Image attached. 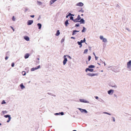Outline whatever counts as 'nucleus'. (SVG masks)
<instances>
[{
  "instance_id": "nucleus-59",
  "label": "nucleus",
  "mask_w": 131,
  "mask_h": 131,
  "mask_svg": "<svg viewBox=\"0 0 131 131\" xmlns=\"http://www.w3.org/2000/svg\"><path fill=\"white\" fill-rule=\"evenodd\" d=\"M8 57L7 56H6V57L5 58V59L6 60H7L8 59Z\"/></svg>"
},
{
  "instance_id": "nucleus-37",
  "label": "nucleus",
  "mask_w": 131,
  "mask_h": 131,
  "mask_svg": "<svg viewBox=\"0 0 131 131\" xmlns=\"http://www.w3.org/2000/svg\"><path fill=\"white\" fill-rule=\"evenodd\" d=\"M79 12H81L82 13H83L84 12V11L82 9V8H81V9L79 11Z\"/></svg>"
},
{
  "instance_id": "nucleus-45",
  "label": "nucleus",
  "mask_w": 131,
  "mask_h": 131,
  "mask_svg": "<svg viewBox=\"0 0 131 131\" xmlns=\"http://www.w3.org/2000/svg\"><path fill=\"white\" fill-rule=\"evenodd\" d=\"M35 70V69L34 68H31V71H34Z\"/></svg>"
},
{
  "instance_id": "nucleus-8",
  "label": "nucleus",
  "mask_w": 131,
  "mask_h": 131,
  "mask_svg": "<svg viewBox=\"0 0 131 131\" xmlns=\"http://www.w3.org/2000/svg\"><path fill=\"white\" fill-rule=\"evenodd\" d=\"M79 22H80V24H84L85 23V21L84 19L81 18L80 19Z\"/></svg>"
},
{
  "instance_id": "nucleus-50",
  "label": "nucleus",
  "mask_w": 131,
  "mask_h": 131,
  "mask_svg": "<svg viewBox=\"0 0 131 131\" xmlns=\"http://www.w3.org/2000/svg\"><path fill=\"white\" fill-rule=\"evenodd\" d=\"M103 62H103L102 60L101 59L100 60V63H103Z\"/></svg>"
},
{
  "instance_id": "nucleus-39",
  "label": "nucleus",
  "mask_w": 131,
  "mask_h": 131,
  "mask_svg": "<svg viewBox=\"0 0 131 131\" xmlns=\"http://www.w3.org/2000/svg\"><path fill=\"white\" fill-rule=\"evenodd\" d=\"M116 7H117L118 8H121V7L118 4H117L116 5Z\"/></svg>"
},
{
  "instance_id": "nucleus-57",
  "label": "nucleus",
  "mask_w": 131,
  "mask_h": 131,
  "mask_svg": "<svg viewBox=\"0 0 131 131\" xmlns=\"http://www.w3.org/2000/svg\"><path fill=\"white\" fill-rule=\"evenodd\" d=\"M95 59L96 60H97V59L98 57H97L96 56H95Z\"/></svg>"
},
{
  "instance_id": "nucleus-42",
  "label": "nucleus",
  "mask_w": 131,
  "mask_h": 131,
  "mask_svg": "<svg viewBox=\"0 0 131 131\" xmlns=\"http://www.w3.org/2000/svg\"><path fill=\"white\" fill-rule=\"evenodd\" d=\"M11 66L12 67H14V62H13L11 64Z\"/></svg>"
},
{
  "instance_id": "nucleus-60",
  "label": "nucleus",
  "mask_w": 131,
  "mask_h": 131,
  "mask_svg": "<svg viewBox=\"0 0 131 131\" xmlns=\"http://www.w3.org/2000/svg\"><path fill=\"white\" fill-rule=\"evenodd\" d=\"M56 115H58L60 114L59 112V113H56L55 114Z\"/></svg>"
},
{
  "instance_id": "nucleus-53",
  "label": "nucleus",
  "mask_w": 131,
  "mask_h": 131,
  "mask_svg": "<svg viewBox=\"0 0 131 131\" xmlns=\"http://www.w3.org/2000/svg\"><path fill=\"white\" fill-rule=\"evenodd\" d=\"M94 97L95 98V99H99L98 97L97 96H95Z\"/></svg>"
},
{
  "instance_id": "nucleus-18",
  "label": "nucleus",
  "mask_w": 131,
  "mask_h": 131,
  "mask_svg": "<svg viewBox=\"0 0 131 131\" xmlns=\"http://www.w3.org/2000/svg\"><path fill=\"white\" fill-rule=\"evenodd\" d=\"M64 24L65 26L67 27L68 26V25L69 23L68 22V20L67 19L66 21L64 22Z\"/></svg>"
},
{
  "instance_id": "nucleus-12",
  "label": "nucleus",
  "mask_w": 131,
  "mask_h": 131,
  "mask_svg": "<svg viewBox=\"0 0 131 131\" xmlns=\"http://www.w3.org/2000/svg\"><path fill=\"white\" fill-rule=\"evenodd\" d=\"M24 39L27 41H29V37L27 36H24Z\"/></svg>"
},
{
  "instance_id": "nucleus-61",
  "label": "nucleus",
  "mask_w": 131,
  "mask_h": 131,
  "mask_svg": "<svg viewBox=\"0 0 131 131\" xmlns=\"http://www.w3.org/2000/svg\"><path fill=\"white\" fill-rule=\"evenodd\" d=\"M69 16L67 14L66 16V18H68Z\"/></svg>"
},
{
  "instance_id": "nucleus-4",
  "label": "nucleus",
  "mask_w": 131,
  "mask_h": 131,
  "mask_svg": "<svg viewBox=\"0 0 131 131\" xmlns=\"http://www.w3.org/2000/svg\"><path fill=\"white\" fill-rule=\"evenodd\" d=\"M87 75L90 77H93L95 75H98V74L97 73H88L87 74Z\"/></svg>"
},
{
  "instance_id": "nucleus-31",
  "label": "nucleus",
  "mask_w": 131,
  "mask_h": 131,
  "mask_svg": "<svg viewBox=\"0 0 131 131\" xmlns=\"http://www.w3.org/2000/svg\"><path fill=\"white\" fill-rule=\"evenodd\" d=\"M70 20H72L73 21H74V19H73V16H70Z\"/></svg>"
},
{
  "instance_id": "nucleus-6",
  "label": "nucleus",
  "mask_w": 131,
  "mask_h": 131,
  "mask_svg": "<svg viewBox=\"0 0 131 131\" xmlns=\"http://www.w3.org/2000/svg\"><path fill=\"white\" fill-rule=\"evenodd\" d=\"M33 23V21L32 20H28L27 22V24L28 25H30Z\"/></svg>"
},
{
  "instance_id": "nucleus-48",
  "label": "nucleus",
  "mask_w": 131,
  "mask_h": 131,
  "mask_svg": "<svg viewBox=\"0 0 131 131\" xmlns=\"http://www.w3.org/2000/svg\"><path fill=\"white\" fill-rule=\"evenodd\" d=\"M4 117L5 118H8V115H5L4 116Z\"/></svg>"
},
{
  "instance_id": "nucleus-58",
  "label": "nucleus",
  "mask_w": 131,
  "mask_h": 131,
  "mask_svg": "<svg viewBox=\"0 0 131 131\" xmlns=\"http://www.w3.org/2000/svg\"><path fill=\"white\" fill-rule=\"evenodd\" d=\"M71 39H75V38L74 37H71Z\"/></svg>"
},
{
  "instance_id": "nucleus-22",
  "label": "nucleus",
  "mask_w": 131,
  "mask_h": 131,
  "mask_svg": "<svg viewBox=\"0 0 131 131\" xmlns=\"http://www.w3.org/2000/svg\"><path fill=\"white\" fill-rule=\"evenodd\" d=\"M79 20L77 18L75 19H74L73 21L74 22H79Z\"/></svg>"
},
{
  "instance_id": "nucleus-27",
  "label": "nucleus",
  "mask_w": 131,
  "mask_h": 131,
  "mask_svg": "<svg viewBox=\"0 0 131 131\" xmlns=\"http://www.w3.org/2000/svg\"><path fill=\"white\" fill-rule=\"evenodd\" d=\"M94 69L91 68H89V71L90 72H92L93 71Z\"/></svg>"
},
{
  "instance_id": "nucleus-21",
  "label": "nucleus",
  "mask_w": 131,
  "mask_h": 131,
  "mask_svg": "<svg viewBox=\"0 0 131 131\" xmlns=\"http://www.w3.org/2000/svg\"><path fill=\"white\" fill-rule=\"evenodd\" d=\"M95 67V66H94L92 65H91L90 66H88V68H89L91 69L94 68Z\"/></svg>"
},
{
  "instance_id": "nucleus-19",
  "label": "nucleus",
  "mask_w": 131,
  "mask_h": 131,
  "mask_svg": "<svg viewBox=\"0 0 131 131\" xmlns=\"http://www.w3.org/2000/svg\"><path fill=\"white\" fill-rule=\"evenodd\" d=\"M60 33V32L59 30H58L57 31L55 35L57 36H58L59 35Z\"/></svg>"
},
{
  "instance_id": "nucleus-23",
  "label": "nucleus",
  "mask_w": 131,
  "mask_h": 131,
  "mask_svg": "<svg viewBox=\"0 0 131 131\" xmlns=\"http://www.w3.org/2000/svg\"><path fill=\"white\" fill-rule=\"evenodd\" d=\"M40 67V66L39 65H38L37 67H35L34 68L35 70H36L38 69Z\"/></svg>"
},
{
  "instance_id": "nucleus-32",
  "label": "nucleus",
  "mask_w": 131,
  "mask_h": 131,
  "mask_svg": "<svg viewBox=\"0 0 131 131\" xmlns=\"http://www.w3.org/2000/svg\"><path fill=\"white\" fill-rule=\"evenodd\" d=\"M64 40H65V38L63 37V38L61 39V43H62L64 41Z\"/></svg>"
},
{
  "instance_id": "nucleus-46",
  "label": "nucleus",
  "mask_w": 131,
  "mask_h": 131,
  "mask_svg": "<svg viewBox=\"0 0 131 131\" xmlns=\"http://www.w3.org/2000/svg\"><path fill=\"white\" fill-rule=\"evenodd\" d=\"M10 27L13 30V31H15L14 29L13 28L12 26H10Z\"/></svg>"
},
{
  "instance_id": "nucleus-44",
  "label": "nucleus",
  "mask_w": 131,
  "mask_h": 131,
  "mask_svg": "<svg viewBox=\"0 0 131 131\" xmlns=\"http://www.w3.org/2000/svg\"><path fill=\"white\" fill-rule=\"evenodd\" d=\"M89 68H86L85 70V71L86 72H87L88 71H89Z\"/></svg>"
},
{
  "instance_id": "nucleus-52",
  "label": "nucleus",
  "mask_w": 131,
  "mask_h": 131,
  "mask_svg": "<svg viewBox=\"0 0 131 131\" xmlns=\"http://www.w3.org/2000/svg\"><path fill=\"white\" fill-rule=\"evenodd\" d=\"M35 16V15H32L30 16V17L32 18H34Z\"/></svg>"
},
{
  "instance_id": "nucleus-11",
  "label": "nucleus",
  "mask_w": 131,
  "mask_h": 131,
  "mask_svg": "<svg viewBox=\"0 0 131 131\" xmlns=\"http://www.w3.org/2000/svg\"><path fill=\"white\" fill-rule=\"evenodd\" d=\"M30 56L29 53H27L25 54L24 57L25 59L28 58Z\"/></svg>"
},
{
  "instance_id": "nucleus-62",
  "label": "nucleus",
  "mask_w": 131,
  "mask_h": 131,
  "mask_svg": "<svg viewBox=\"0 0 131 131\" xmlns=\"http://www.w3.org/2000/svg\"><path fill=\"white\" fill-rule=\"evenodd\" d=\"M75 30V32H79V30Z\"/></svg>"
},
{
  "instance_id": "nucleus-64",
  "label": "nucleus",
  "mask_w": 131,
  "mask_h": 131,
  "mask_svg": "<svg viewBox=\"0 0 131 131\" xmlns=\"http://www.w3.org/2000/svg\"><path fill=\"white\" fill-rule=\"evenodd\" d=\"M129 119L130 121H131V117H129Z\"/></svg>"
},
{
  "instance_id": "nucleus-34",
  "label": "nucleus",
  "mask_w": 131,
  "mask_h": 131,
  "mask_svg": "<svg viewBox=\"0 0 131 131\" xmlns=\"http://www.w3.org/2000/svg\"><path fill=\"white\" fill-rule=\"evenodd\" d=\"M103 113L104 114H108V115H111V114L110 113H109L107 112H103Z\"/></svg>"
},
{
  "instance_id": "nucleus-3",
  "label": "nucleus",
  "mask_w": 131,
  "mask_h": 131,
  "mask_svg": "<svg viewBox=\"0 0 131 131\" xmlns=\"http://www.w3.org/2000/svg\"><path fill=\"white\" fill-rule=\"evenodd\" d=\"M78 109L82 113H84L86 114L88 113V111L85 109H83L80 108H78Z\"/></svg>"
},
{
  "instance_id": "nucleus-30",
  "label": "nucleus",
  "mask_w": 131,
  "mask_h": 131,
  "mask_svg": "<svg viewBox=\"0 0 131 131\" xmlns=\"http://www.w3.org/2000/svg\"><path fill=\"white\" fill-rule=\"evenodd\" d=\"M91 56H88V61H89L91 59Z\"/></svg>"
},
{
  "instance_id": "nucleus-10",
  "label": "nucleus",
  "mask_w": 131,
  "mask_h": 131,
  "mask_svg": "<svg viewBox=\"0 0 131 131\" xmlns=\"http://www.w3.org/2000/svg\"><path fill=\"white\" fill-rule=\"evenodd\" d=\"M127 67L129 68L131 66V60H129L127 63Z\"/></svg>"
},
{
  "instance_id": "nucleus-24",
  "label": "nucleus",
  "mask_w": 131,
  "mask_h": 131,
  "mask_svg": "<svg viewBox=\"0 0 131 131\" xmlns=\"http://www.w3.org/2000/svg\"><path fill=\"white\" fill-rule=\"evenodd\" d=\"M37 4L39 5H40L42 4V3L38 1H37Z\"/></svg>"
},
{
  "instance_id": "nucleus-9",
  "label": "nucleus",
  "mask_w": 131,
  "mask_h": 131,
  "mask_svg": "<svg viewBox=\"0 0 131 131\" xmlns=\"http://www.w3.org/2000/svg\"><path fill=\"white\" fill-rule=\"evenodd\" d=\"M83 5V4L81 2H79L76 4L77 6H82Z\"/></svg>"
},
{
  "instance_id": "nucleus-28",
  "label": "nucleus",
  "mask_w": 131,
  "mask_h": 131,
  "mask_svg": "<svg viewBox=\"0 0 131 131\" xmlns=\"http://www.w3.org/2000/svg\"><path fill=\"white\" fill-rule=\"evenodd\" d=\"M22 73L23 75H25L26 74V72L25 71H23L22 72Z\"/></svg>"
},
{
  "instance_id": "nucleus-63",
  "label": "nucleus",
  "mask_w": 131,
  "mask_h": 131,
  "mask_svg": "<svg viewBox=\"0 0 131 131\" xmlns=\"http://www.w3.org/2000/svg\"><path fill=\"white\" fill-rule=\"evenodd\" d=\"M91 47H89V49L90 50H91Z\"/></svg>"
},
{
  "instance_id": "nucleus-14",
  "label": "nucleus",
  "mask_w": 131,
  "mask_h": 131,
  "mask_svg": "<svg viewBox=\"0 0 131 131\" xmlns=\"http://www.w3.org/2000/svg\"><path fill=\"white\" fill-rule=\"evenodd\" d=\"M37 26L38 27V28L39 29H40L41 28L42 25L41 24L38 23L37 24Z\"/></svg>"
},
{
  "instance_id": "nucleus-41",
  "label": "nucleus",
  "mask_w": 131,
  "mask_h": 131,
  "mask_svg": "<svg viewBox=\"0 0 131 131\" xmlns=\"http://www.w3.org/2000/svg\"><path fill=\"white\" fill-rule=\"evenodd\" d=\"M60 114L61 115H63L64 114L63 112H59Z\"/></svg>"
},
{
  "instance_id": "nucleus-55",
  "label": "nucleus",
  "mask_w": 131,
  "mask_h": 131,
  "mask_svg": "<svg viewBox=\"0 0 131 131\" xmlns=\"http://www.w3.org/2000/svg\"><path fill=\"white\" fill-rule=\"evenodd\" d=\"M83 40L84 42H85L86 41V39L85 38H84L83 39Z\"/></svg>"
},
{
  "instance_id": "nucleus-47",
  "label": "nucleus",
  "mask_w": 131,
  "mask_h": 131,
  "mask_svg": "<svg viewBox=\"0 0 131 131\" xmlns=\"http://www.w3.org/2000/svg\"><path fill=\"white\" fill-rule=\"evenodd\" d=\"M67 14L68 15H69V16H71V14L70 13L68 12Z\"/></svg>"
},
{
  "instance_id": "nucleus-40",
  "label": "nucleus",
  "mask_w": 131,
  "mask_h": 131,
  "mask_svg": "<svg viewBox=\"0 0 131 131\" xmlns=\"http://www.w3.org/2000/svg\"><path fill=\"white\" fill-rule=\"evenodd\" d=\"M6 103L5 102V101L4 100H3L2 101V102L1 103L2 104H3Z\"/></svg>"
},
{
  "instance_id": "nucleus-17",
  "label": "nucleus",
  "mask_w": 131,
  "mask_h": 131,
  "mask_svg": "<svg viewBox=\"0 0 131 131\" xmlns=\"http://www.w3.org/2000/svg\"><path fill=\"white\" fill-rule=\"evenodd\" d=\"M20 86L21 89H23L24 88H25V86L22 83L20 84Z\"/></svg>"
},
{
  "instance_id": "nucleus-20",
  "label": "nucleus",
  "mask_w": 131,
  "mask_h": 131,
  "mask_svg": "<svg viewBox=\"0 0 131 131\" xmlns=\"http://www.w3.org/2000/svg\"><path fill=\"white\" fill-rule=\"evenodd\" d=\"M77 43L79 45H80L79 47L80 48H81L82 46V43L80 42V41H78L77 42Z\"/></svg>"
},
{
  "instance_id": "nucleus-38",
  "label": "nucleus",
  "mask_w": 131,
  "mask_h": 131,
  "mask_svg": "<svg viewBox=\"0 0 131 131\" xmlns=\"http://www.w3.org/2000/svg\"><path fill=\"white\" fill-rule=\"evenodd\" d=\"M100 38L101 40H103L104 38L102 36H100Z\"/></svg>"
},
{
  "instance_id": "nucleus-13",
  "label": "nucleus",
  "mask_w": 131,
  "mask_h": 131,
  "mask_svg": "<svg viewBox=\"0 0 131 131\" xmlns=\"http://www.w3.org/2000/svg\"><path fill=\"white\" fill-rule=\"evenodd\" d=\"M7 112H8L6 111H2V113H1V114L2 115H3L7 113Z\"/></svg>"
},
{
  "instance_id": "nucleus-1",
  "label": "nucleus",
  "mask_w": 131,
  "mask_h": 131,
  "mask_svg": "<svg viewBox=\"0 0 131 131\" xmlns=\"http://www.w3.org/2000/svg\"><path fill=\"white\" fill-rule=\"evenodd\" d=\"M66 56L68 58H69L70 59H71V57L69 55H64L63 57V58L64 59V60L63 61V65H65L66 64L67 61H68V60L67 58H66Z\"/></svg>"
},
{
  "instance_id": "nucleus-25",
  "label": "nucleus",
  "mask_w": 131,
  "mask_h": 131,
  "mask_svg": "<svg viewBox=\"0 0 131 131\" xmlns=\"http://www.w3.org/2000/svg\"><path fill=\"white\" fill-rule=\"evenodd\" d=\"M72 35H75L76 34V32L75 31V30H73L72 31Z\"/></svg>"
},
{
  "instance_id": "nucleus-43",
  "label": "nucleus",
  "mask_w": 131,
  "mask_h": 131,
  "mask_svg": "<svg viewBox=\"0 0 131 131\" xmlns=\"http://www.w3.org/2000/svg\"><path fill=\"white\" fill-rule=\"evenodd\" d=\"M11 117H10V115H9V122L10 120L11 119Z\"/></svg>"
},
{
  "instance_id": "nucleus-51",
  "label": "nucleus",
  "mask_w": 131,
  "mask_h": 131,
  "mask_svg": "<svg viewBox=\"0 0 131 131\" xmlns=\"http://www.w3.org/2000/svg\"><path fill=\"white\" fill-rule=\"evenodd\" d=\"M28 10V9L27 8H26L25 9V12H26Z\"/></svg>"
},
{
  "instance_id": "nucleus-16",
  "label": "nucleus",
  "mask_w": 131,
  "mask_h": 131,
  "mask_svg": "<svg viewBox=\"0 0 131 131\" xmlns=\"http://www.w3.org/2000/svg\"><path fill=\"white\" fill-rule=\"evenodd\" d=\"M57 0H51L50 2V5H52Z\"/></svg>"
},
{
  "instance_id": "nucleus-49",
  "label": "nucleus",
  "mask_w": 131,
  "mask_h": 131,
  "mask_svg": "<svg viewBox=\"0 0 131 131\" xmlns=\"http://www.w3.org/2000/svg\"><path fill=\"white\" fill-rule=\"evenodd\" d=\"M112 118L113 119V122H115V119L114 117H112Z\"/></svg>"
},
{
  "instance_id": "nucleus-26",
  "label": "nucleus",
  "mask_w": 131,
  "mask_h": 131,
  "mask_svg": "<svg viewBox=\"0 0 131 131\" xmlns=\"http://www.w3.org/2000/svg\"><path fill=\"white\" fill-rule=\"evenodd\" d=\"M88 51V49H86L84 50V52H83V53L85 54L87 53V52Z\"/></svg>"
},
{
  "instance_id": "nucleus-36",
  "label": "nucleus",
  "mask_w": 131,
  "mask_h": 131,
  "mask_svg": "<svg viewBox=\"0 0 131 131\" xmlns=\"http://www.w3.org/2000/svg\"><path fill=\"white\" fill-rule=\"evenodd\" d=\"M12 20L14 21H15V18L14 16H13L12 17Z\"/></svg>"
},
{
  "instance_id": "nucleus-29",
  "label": "nucleus",
  "mask_w": 131,
  "mask_h": 131,
  "mask_svg": "<svg viewBox=\"0 0 131 131\" xmlns=\"http://www.w3.org/2000/svg\"><path fill=\"white\" fill-rule=\"evenodd\" d=\"M102 40L104 42H106L107 41V39L105 38H104Z\"/></svg>"
},
{
  "instance_id": "nucleus-54",
  "label": "nucleus",
  "mask_w": 131,
  "mask_h": 131,
  "mask_svg": "<svg viewBox=\"0 0 131 131\" xmlns=\"http://www.w3.org/2000/svg\"><path fill=\"white\" fill-rule=\"evenodd\" d=\"M47 93L49 95H52V94H52V93Z\"/></svg>"
},
{
  "instance_id": "nucleus-35",
  "label": "nucleus",
  "mask_w": 131,
  "mask_h": 131,
  "mask_svg": "<svg viewBox=\"0 0 131 131\" xmlns=\"http://www.w3.org/2000/svg\"><path fill=\"white\" fill-rule=\"evenodd\" d=\"M80 26V24L79 23L75 25V27H79Z\"/></svg>"
},
{
  "instance_id": "nucleus-5",
  "label": "nucleus",
  "mask_w": 131,
  "mask_h": 131,
  "mask_svg": "<svg viewBox=\"0 0 131 131\" xmlns=\"http://www.w3.org/2000/svg\"><path fill=\"white\" fill-rule=\"evenodd\" d=\"M79 101L81 102L84 103H89V102L87 101L86 100L83 99H80Z\"/></svg>"
},
{
  "instance_id": "nucleus-7",
  "label": "nucleus",
  "mask_w": 131,
  "mask_h": 131,
  "mask_svg": "<svg viewBox=\"0 0 131 131\" xmlns=\"http://www.w3.org/2000/svg\"><path fill=\"white\" fill-rule=\"evenodd\" d=\"M114 91L112 89H110L107 91L108 93L110 95H112L114 92Z\"/></svg>"
},
{
  "instance_id": "nucleus-2",
  "label": "nucleus",
  "mask_w": 131,
  "mask_h": 131,
  "mask_svg": "<svg viewBox=\"0 0 131 131\" xmlns=\"http://www.w3.org/2000/svg\"><path fill=\"white\" fill-rule=\"evenodd\" d=\"M108 85L109 86H111L112 87H114L115 88H117V86L115 84L112 82H110L109 84Z\"/></svg>"
},
{
  "instance_id": "nucleus-56",
  "label": "nucleus",
  "mask_w": 131,
  "mask_h": 131,
  "mask_svg": "<svg viewBox=\"0 0 131 131\" xmlns=\"http://www.w3.org/2000/svg\"><path fill=\"white\" fill-rule=\"evenodd\" d=\"M80 42L82 43L84 42L83 40H81L80 41Z\"/></svg>"
},
{
  "instance_id": "nucleus-15",
  "label": "nucleus",
  "mask_w": 131,
  "mask_h": 131,
  "mask_svg": "<svg viewBox=\"0 0 131 131\" xmlns=\"http://www.w3.org/2000/svg\"><path fill=\"white\" fill-rule=\"evenodd\" d=\"M86 30V28H85L84 27H83V29L81 30V32H85Z\"/></svg>"
},
{
  "instance_id": "nucleus-33",
  "label": "nucleus",
  "mask_w": 131,
  "mask_h": 131,
  "mask_svg": "<svg viewBox=\"0 0 131 131\" xmlns=\"http://www.w3.org/2000/svg\"><path fill=\"white\" fill-rule=\"evenodd\" d=\"M78 20H80L81 19V17H80V15H78V16L77 17V18Z\"/></svg>"
}]
</instances>
